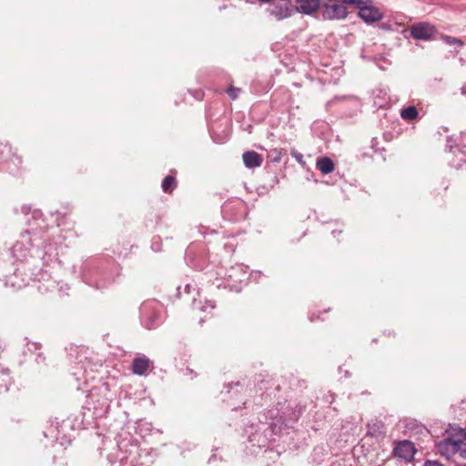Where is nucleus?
Instances as JSON below:
<instances>
[{
  "label": "nucleus",
  "instance_id": "1",
  "mask_svg": "<svg viewBox=\"0 0 466 466\" xmlns=\"http://www.w3.org/2000/svg\"><path fill=\"white\" fill-rule=\"evenodd\" d=\"M304 411V408L299 405L274 408L268 410L259 415L258 420L262 425L264 443L259 446H266L268 443L275 442L276 437L283 433V431L293 427Z\"/></svg>",
  "mask_w": 466,
  "mask_h": 466
},
{
  "label": "nucleus",
  "instance_id": "2",
  "mask_svg": "<svg viewBox=\"0 0 466 466\" xmlns=\"http://www.w3.org/2000/svg\"><path fill=\"white\" fill-rule=\"evenodd\" d=\"M110 409V400L105 395L92 390L83 405L82 423L90 424L91 420L105 417Z\"/></svg>",
  "mask_w": 466,
  "mask_h": 466
},
{
  "label": "nucleus",
  "instance_id": "3",
  "mask_svg": "<svg viewBox=\"0 0 466 466\" xmlns=\"http://www.w3.org/2000/svg\"><path fill=\"white\" fill-rule=\"evenodd\" d=\"M141 449L137 441L133 438H123L117 442V451L116 454L119 461V466H130L134 463L136 458L139 459Z\"/></svg>",
  "mask_w": 466,
  "mask_h": 466
},
{
  "label": "nucleus",
  "instance_id": "4",
  "mask_svg": "<svg viewBox=\"0 0 466 466\" xmlns=\"http://www.w3.org/2000/svg\"><path fill=\"white\" fill-rule=\"evenodd\" d=\"M354 0H322L321 15L324 20H342L348 15V7Z\"/></svg>",
  "mask_w": 466,
  "mask_h": 466
},
{
  "label": "nucleus",
  "instance_id": "5",
  "mask_svg": "<svg viewBox=\"0 0 466 466\" xmlns=\"http://www.w3.org/2000/svg\"><path fill=\"white\" fill-rule=\"evenodd\" d=\"M352 6L358 9V16L366 24H374L383 19V12L374 5V0H354Z\"/></svg>",
  "mask_w": 466,
  "mask_h": 466
},
{
  "label": "nucleus",
  "instance_id": "6",
  "mask_svg": "<svg viewBox=\"0 0 466 466\" xmlns=\"http://www.w3.org/2000/svg\"><path fill=\"white\" fill-rule=\"evenodd\" d=\"M22 157L13 151L9 144L0 143V167L10 174L17 173L22 166Z\"/></svg>",
  "mask_w": 466,
  "mask_h": 466
},
{
  "label": "nucleus",
  "instance_id": "7",
  "mask_svg": "<svg viewBox=\"0 0 466 466\" xmlns=\"http://www.w3.org/2000/svg\"><path fill=\"white\" fill-rule=\"evenodd\" d=\"M410 36L415 40L432 41L436 38L438 29L430 22H418L409 28Z\"/></svg>",
  "mask_w": 466,
  "mask_h": 466
},
{
  "label": "nucleus",
  "instance_id": "8",
  "mask_svg": "<svg viewBox=\"0 0 466 466\" xmlns=\"http://www.w3.org/2000/svg\"><path fill=\"white\" fill-rule=\"evenodd\" d=\"M141 313L148 320H156L166 316V310L162 303L156 299L145 301L140 308Z\"/></svg>",
  "mask_w": 466,
  "mask_h": 466
},
{
  "label": "nucleus",
  "instance_id": "9",
  "mask_svg": "<svg viewBox=\"0 0 466 466\" xmlns=\"http://www.w3.org/2000/svg\"><path fill=\"white\" fill-rule=\"evenodd\" d=\"M417 449L414 443L408 440L400 441L393 449V455L403 459L407 462L414 460Z\"/></svg>",
  "mask_w": 466,
  "mask_h": 466
},
{
  "label": "nucleus",
  "instance_id": "10",
  "mask_svg": "<svg viewBox=\"0 0 466 466\" xmlns=\"http://www.w3.org/2000/svg\"><path fill=\"white\" fill-rule=\"evenodd\" d=\"M462 443V440L448 436L439 442L438 450L441 456L450 459L452 454L461 450Z\"/></svg>",
  "mask_w": 466,
  "mask_h": 466
},
{
  "label": "nucleus",
  "instance_id": "11",
  "mask_svg": "<svg viewBox=\"0 0 466 466\" xmlns=\"http://www.w3.org/2000/svg\"><path fill=\"white\" fill-rule=\"evenodd\" d=\"M294 9L290 0H275L270 6V14L278 20L291 16Z\"/></svg>",
  "mask_w": 466,
  "mask_h": 466
},
{
  "label": "nucleus",
  "instance_id": "12",
  "mask_svg": "<svg viewBox=\"0 0 466 466\" xmlns=\"http://www.w3.org/2000/svg\"><path fill=\"white\" fill-rule=\"evenodd\" d=\"M296 10L303 15H312L321 10L322 0H296Z\"/></svg>",
  "mask_w": 466,
  "mask_h": 466
},
{
  "label": "nucleus",
  "instance_id": "13",
  "mask_svg": "<svg viewBox=\"0 0 466 466\" xmlns=\"http://www.w3.org/2000/svg\"><path fill=\"white\" fill-rule=\"evenodd\" d=\"M149 363L150 360L145 355L135 358L131 363V370L133 374L139 376L146 375Z\"/></svg>",
  "mask_w": 466,
  "mask_h": 466
},
{
  "label": "nucleus",
  "instance_id": "14",
  "mask_svg": "<svg viewBox=\"0 0 466 466\" xmlns=\"http://www.w3.org/2000/svg\"><path fill=\"white\" fill-rule=\"evenodd\" d=\"M243 162L248 168L258 167L262 165V157L255 151H247L242 155Z\"/></svg>",
  "mask_w": 466,
  "mask_h": 466
},
{
  "label": "nucleus",
  "instance_id": "15",
  "mask_svg": "<svg viewBox=\"0 0 466 466\" xmlns=\"http://www.w3.org/2000/svg\"><path fill=\"white\" fill-rule=\"evenodd\" d=\"M316 167L318 170H319L322 174L328 175L334 171L335 165L332 159L329 157H323L317 160L316 162Z\"/></svg>",
  "mask_w": 466,
  "mask_h": 466
},
{
  "label": "nucleus",
  "instance_id": "16",
  "mask_svg": "<svg viewBox=\"0 0 466 466\" xmlns=\"http://www.w3.org/2000/svg\"><path fill=\"white\" fill-rule=\"evenodd\" d=\"M368 434L371 437H380L385 435V424L381 420H374L367 424Z\"/></svg>",
  "mask_w": 466,
  "mask_h": 466
},
{
  "label": "nucleus",
  "instance_id": "17",
  "mask_svg": "<svg viewBox=\"0 0 466 466\" xmlns=\"http://www.w3.org/2000/svg\"><path fill=\"white\" fill-rule=\"evenodd\" d=\"M13 380L10 376V370L8 369H0V393L8 391Z\"/></svg>",
  "mask_w": 466,
  "mask_h": 466
},
{
  "label": "nucleus",
  "instance_id": "18",
  "mask_svg": "<svg viewBox=\"0 0 466 466\" xmlns=\"http://www.w3.org/2000/svg\"><path fill=\"white\" fill-rule=\"evenodd\" d=\"M51 422V429H54V431H56V438L58 440L59 436L61 434L64 435V430L65 428L71 427V421L69 420H63L61 422L58 421V419L56 418L54 420H50Z\"/></svg>",
  "mask_w": 466,
  "mask_h": 466
},
{
  "label": "nucleus",
  "instance_id": "19",
  "mask_svg": "<svg viewBox=\"0 0 466 466\" xmlns=\"http://www.w3.org/2000/svg\"><path fill=\"white\" fill-rule=\"evenodd\" d=\"M177 182L175 176L173 175H167V177H165L161 184L162 190L165 193L168 194L172 193L173 190L177 187Z\"/></svg>",
  "mask_w": 466,
  "mask_h": 466
},
{
  "label": "nucleus",
  "instance_id": "20",
  "mask_svg": "<svg viewBox=\"0 0 466 466\" xmlns=\"http://www.w3.org/2000/svg\"><path fill=\"white\" fill-rule=\"evenodd\" d=\"M419 112L414 106H409L408 107H405L401 109L400 111V116L404 120L411 121L418 117Z\"/></svg>",
  "mask_w": 466,
  "mask_h": 466
},
{
  "label": "nucleus",
  "instance_id": "21",
  "mask_svg": "<svg viewBox=\"0 0 466 466\" xmlns=\"http://www.w3.org/2000/svg\"><path fill=\"white\" fill-rule=\"evenodd\" d=\"M440 38L448 46H457L459 47H462L464 46V42L461 39L454 36L441 35Z\"/></svg>",
  "mask_w": 466,
  "mask_h": 466
},
{
  "label": "nucleus",
  "instance_id": "22",
  "mask_svg": "<svg viewBox=\"0 0 466 466\" xmlns=\"http://www.w3.org/2000/svg\"><path fill=\"white\" fill-rule=\"evenodd\" d=\"M283 155V149L282 148H271L268 153V157L269 158L270 162L272 163H279L281 161Z\"/></svg>",
  "mask_w": 466,
  "mask_h": 466
},
{
  "label": "nucleus",
  "instance_id": "23",
  "mask_svg": "<svg viewBox=\"0 0 466 466\" xmlns=\"http://www.w3.org/2000/svg\"><path fill=\"white\" fill-rule=\"evenodd\" d=\"M405 429L410 431H414L415 433H422L423 431L428 432V430L423 425L417 424L416 420L407 422L405 424Z\"/></svg>",
  "mask_w": 466,
  "mask_h": 466
},
{
  "label": "nucleus",
  "instance_id": "24",
  "mask_svg": "<svg viewBox=\"0 0 466 466\" xmlns=\"http://www.w3.org/2000/svg\"><path fill=\"white\" fill-rule=\"evenodd\" d=\"M455 147L466 148V131H461L455 138Z\"/></svg>",
  "mask_w": 466,
  "mask_h": 466
},
{
  "label": "nucleus",
  "instance_id": "25",
  "mask_svg": "<svg viewBox=\"0 0 466 466\" xmlns=\"http://www.w3.org/2000/svg\"><path fill=\"white\" fill-rule=\"evenodd\" d=\"M218 450V448L212 450L213 453L208 460L209 465H217L218 462L222 461V456L216 453Z\"/></svg>",
  "mask_w": 466,
  "mask_h": 466
},
{
  "label": "nucleus",
  "instance_id": "26",
  "mask_svg": "<svg viewBox=\"0 0 466 466\" xmlns=\"http://www.w3.org/2000/svg\"><path fill=\"white\" fill-rule=\"evenodd\" d=\"M226 92L230 96L231 99H236L240 94L241 89L231 86L227 89Z\"/></svg>",
  "mask_w": 466,
  "mask_h": 466
},
{
  "label": "nucleus",
  "instance_id": "27",
  "mask_svg": "<svg viewBox=\"0 0 466 466\" xmlns=\"http://www.w3.org/2000/svg\"><path fill=\"white\" fill-rule=\"evenodd\" d=\"M270 383V380H261L259 384V389H266V391L262 394V397L265 395L266 398L270 397L272 392H268L267 385Z\"/></svg>",
  "mask_w": 466,
  "mask_h": 466
},
{
  "label": "nucleus",
  "instance_id": "28",
  "mask_svg": "<svg viewBox=\"0 0 466 466\" xmlns=\"http://www.w3.org/2000/svg\"><path fill=\"white\" fill-rule=\"evenodd\" d=\"M159 322H141L142 326L147 330H154L158 328Z\"/></svg>",
  "mask_w": 466,
  "mask_h": 466
},
{
  "label": "nucleus",
  "instance_id": "29",
  "mask_svg": "<svg viewBox=\"0 0 466 466\" xmlns=\"http://www.w3.org/2000/svg\"><path fill=\"white\" fill-rule=\"evenodd\" d=\"M291 156L301 165L305 164L303 155L297 151H291Z\"/></svg>",
  "mask_w": 466,
  "mask_h": 466
},
{
  "label": "nucleus",
  "instance_id": "30",
  "mask_svg": "<svg viewBox=\"0 0 466 466\" xmlns=\"http://www.w3.org/2000/svg\"><path fill=\"white\" fill-rule=\"evenodd\" d=\"M237 387V388H240V390H243V385L239 382V381H237V382H234V383H231V384H228L227 387H228V390H227V393L228 394H230L231 393V390H232V388L233 387Z\"/></svg>",
  "mask_w": 466,
  "mask_h": 466
},
{
  "label": "nucleus",
  "instance_id": "31",
  "mask_svg": "<svg viewBox=\"0 0 466 466\" xmlns=\"http://www.w3.org/2000/svg\"><path fill=\"white\" fill-rule=\"evenodd\" d=\"M215 309V305L211 301H206L205 305L201 308L202 311L212 310Z\"/></svg>",
  "mask_w": 466,
  "mask_h": 466
},
{
  "label": "nucleus",
  "instance_id": "32",
  "mask_svg": "<svg viewBox=\"0 0 466 466\" xmlns=\"http://www.w3.org/2000/svg\"><path fill=\"white\" fill-rule=\"evenodd\" d=\"M423 466H443L440 461L433 460L425 461Z\"/></svg>",
  "mask_w": 466,
  "mask_h": 466
},
{
  "label": "nucleus",
  "instance_id": "33",
  "mask_svg": "<svg viewBox=\"0 0 466 466\" xmlns=\"http://www.w3.org/2000/svg\"><path fill=\"white\" fill-rule=\"evenodd\" d=\"M198 100H202L204 98V91L201 89L194 91L192 94Z\"/></svg>",
  "mask_w": 466,
  "mask_h": 466
},
{
  "label": "nucleus",
  "instance_id": "34",
  "mask_svg": "<svg viewBox=\"0 0 466 466\" xmlns=\"http://www.w3.org/2000/svg\"><path fill=\"white\" fill-rule=\"evenodd\" d=\"M185 375H189L191 378H196L197 373L190 368H187L185 370Z\"/></svg>",
  "mask_w": 466,
  "mask_h": 466
},
{
  "label": "nucleus",
  "instance_id": "35",
  "mask_svg": "<svg viewBox=\"0 0 466 466\" xmlns=\"http://www.w3.org/2000/svg\"><path fill=\"white\" fill-rule=\"evenodd\" d=\"M35 360L37 363L44 362L46 360V357L44 356L43 353H38L36 355Z\"/></svg>",
  "mask_w": 466,
  "mask_h": 466
},
{
  "label": "nucleus",
  "instance_id": "36",
  "mask_svg": "<svg viewBox=\"0 0 466 466\" xmlns=\"http://www.w3.org/2000/svg\"><path fill=\"white\" fill-rule=\"evenodd\" d=\"M331 466H351V465H348L345 462V461H338L333 462Z\"/></svg>",
  "mask_w": 466,
  "mask_h": 466
},
{
  "label": "nucleus",
  "instance_id": "37",
  "mask_svg": "<svg viewBox=\"0 0 466 466\" xmlns=\"http://www.w3.org/2000/svg\"><path fill=\"white\" fill-rule=\"evenodd\" d=\"M183 290L186 294H189L191 292V285L186 284L183 288Z\"/></svg>",
  "mask_w": 466,
  "mask_h": 466
},
{
  "label": "nucleus",
  "instance_id": "38",
  "mask_svg": "<svg viewBox=\"0 0 466 466\" xmlns=\"http://www.w3.org/2000/svg\"><path fill=\"white\" fill-rule=\"evenodd\" d=\"M32 344H33V346L35 347V350H40V349L42 348V345H41V343H39V342H33Z\"/></svg>",
  "mask_w": 466,
  "mask_h": 466
},
{
  "label": "nucleus",
  "instance_id": "39",
  "mask_svg": "<svg viewBox=\"0 0 466 466\" xmlns=\"http://www.w3.org/2000/svg\"><path fill=\"white\" fill-rule=\"evenodd\" d=\"M177 296L178 298H180V297H181V287H178V288H177Z\"/></svg>",
  "mask_w": 466,
  "mask_h": 466
},
{
  "label": "nucleus",
  "instance_id": "40",
  "mask_svg": "<svg viewBox=\"0 0 466 466\" xmlns=\"http://www.w3.org/2000/svg\"><path fill=\"white\" fill-rule=\"evenodd\" d=\"M460 454L462 458L466 459V451H461Z\"/></svg>",
  "mask_w": 466,
  "mask_h": 466
},
{
  "label": "nucleus",
  "instance_id": "41",
  "mask_svg": "<svg viewBox=\"0 0 466 466\" xmlns=\"http://www.w3.org/2000/svg\"><path fill=\"white\" fill-rule=\"evenodd\" d=\"M275 390H276V391H279V390H280V386H279V384H278V385H276V387H275Z\"/></svg>",
  "mask_w": 466,
  "mask_h": 466
},
{
  "label": "nucleus",
  "instance_id": "42",
  "mask_svg": "<svg viewBox=\"0 0 466 466\" xmlns=\"http://www.w3.org/2000/svg\"><path fill=\"white\" fill-rule=\"evenodd\" d=\"M259 434L257 432L253 435V439H251L250 441H254L256 439L257 436H258Z\"/></svg>",
  "mask_w": 466,
  "mask_h": 466
},
{
  "label": "nucleus",
  "instance_id": "43",
  "mask_svg": "<svg viewBox=\"0 0 466 466\" xmlns=\"http://www.w3.org/2000/svg\"><path fill=\"white\" fill-rule=\"evenodd\" d=\"M454 466H466V463H456Z\"/></svg>",
  "mask_w": 466,
  "mask_h": 466
},
{
  "label": "nucleus",
  "instance_id": "44",
  "mask_svg": "<svg viewBox=\"0 0 466 466\" xmlns=\"http://www.w3.org/2000/svg\"><path fill=\"white\" fill-rule=\"evenodd\" d=\"M264 441H265V439L261 442H260V440H258V442H259L258 445L264 443Z\"/></svg>",
  "mask_w": 466,
  "mask_h": 466
}]
</instances>
